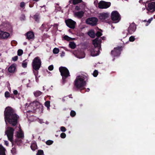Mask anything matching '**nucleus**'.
<instances>
[{"label":"nucleus","instance_id":"6","mask_svg":"<svg viewBox=\"0 0 155 155\" xmlns=\"http://www.w3.org/2000/svg\"><path fill=\"white\" fill-rule=\"evenodd\" d=\"M41 65V61L39 57H35L33 60L32 63V68L35 70H39Z\"/></svg>","mask_w":155,"mask_h":155},{"label":"nucleus","instance_id":"53","mask_svg":"<svg viewBox=\"0 0 155 155\" xmlns=\"http://www.w3.org/2000/svg\"><path fill=\"white\" fill-rule=\"evenodd\" d=\"M64 54H65V53L63 52H62V53L61 54V57H62L64 56Z\"/></svg>","mask_w":155,"mask_h":155},{"label":"nucleus","instance_id":"17","mask_svg":"<svg viewBox=\"0 0 155 155\" xmlns=\"http://www.w3.org/2000/svg\"><path fill=\"white\" fill-rule=\"evenodd\" d=\"M69 3L70 4L72 3L74 5L81 3V4H82V5H83L84 6H85L84 2L82 0H70L69 2Z\"/></svg>","mask_w":155,"mask_h":155},{"label":"nucleus","instance_id":"19","mask_svg":"<svg viewBox=\"0 0 155 155\" xmlns=\"http://www.w3.org/2000/svg\"><path fill=\"white\" fill-rule=\"evenodd\" d=\"M16 66L15 64L11 65L8 68V71L11 73H14L16 69Z\"/></svg>","mask_w":155,"mask_h":155},{"label":"nucleus","instance_id":"31","mask_svg":"<svg viewBox=\"0 0 155 155\" xmlns=\"http://www.w3.org/2000/svg\"><path fill=\"white\" fill-rule=\"evenodd\" d=\"M63 38L65 40H66L68 41H69L74 39V38H72L71 37H70L67 35H64L63 37Z\"/></svg>","mask_w":155,"mask_h":155},{"label":"nucleus","instance_id":"47","mask_svg":"<svg viewBox=\"0 0 155 155\" xmlns=\"http://www.w3.org/2000/svg\"><path fill=\"white\" fill-rule=\"evenodd\" d=\"M54 67L52 65L49 66L48 67V69L50 71H52Z\"/></svg>","mask_w":155,"mask_h":155},{"label":"nucleus","instance_id":"14","mask_svg":"<svg viewBox=\"0 0 155 155\" xmlns=\"http://www.w3.org/2000/svg\"><path fill=\"white\" fill-rule=\"evenodd\" d=\"M11 28V25L6 22H4L0 25V29L4 31L9 30Z\"/></svg>","mask_w":155,"mask_h":155},{"label":"nucleus","instance_id":"34","mask_svg":"<svg viewBox=\"0 0 155 155\" xmlns=\"http://www.w3.org/2000/svg\"><path fill=\"white\" fill-rule=\"evenodd\" d=\"M44 151L42 150H38L37 153L36 154V155H44Z\"/></svg>","mask_w":155,"mask_h":155},{"label":"nucleus","instance_id":"3","mask_svg":"<svg viewBox=\"0 0 155 155\" xmlns=\"http://www.w3.org/2000/svg\"><path fill=\"white\" fill-rule=\"evenodd\" d=\"M102 41L101 39L96 38L93 41V44L94 48H91L90 51L91 55L92 56H94L98 55L100 52V50L101 49V43Z\"/></svg>","mask_w":155,"mask_h":155},{"label":"nucleus","instance_id":"7","mask_svg":"<svg viewBox=\"0 0 155 155\" xmlns=\"http://www.w3.org/2000/svg\"><path fill=\"white\" fill-rule=\"evenodd\" d=\"M111 17L112 20L115 23L118 22L121 19L120 14L117 11H114L112 12Z\"/></svg>","mask_w":155,"mask_h":155},{"label":"nucleus","instance_id":"55","mask_svg":"<svg viewBox=\"0 0 155 155\" xmlns=\"http://www.w3.org/2000/svg\"><path fill=\"white\" fill-rule=\"evenodd\" d=\"M139 2L140 3H142V4H143V0H140L139 1Z\"/></svg>","mask_w":155,"mask_h":155},{"label":"nucleus","instance_id":"58","mask_svg":"<svg viewBox=\"0 0 155 155\" xmlns=\"http://www.w3.org/2000/svg\"><path fill=\"white\" fill-rule=\"evenodd\" d=\"M32 0L33 1H34L38 2L39 0Z\"/></svg>","mask_w":155,"mask_h":155},{"label":"nucleus","instance_id":"51","mask_svg":"<svg viewBox=\"0 0 155 155\" xmlns=\"http://www.w3.org/2000/svg\"><path fill=\"white\" fill-rule=\"evenodd\" d=\"M153 19V18H151L148 20L147 23H148V24H150L151 22V21Z\"/></svg>","mask_w":155,"mask_h":155},{"label":"nucleus","instance_id":"20","mask_svg":"<svg viewBox=\"0 0 155 155\" xmlns=\"http://www.w3.org/2000/svg\"><path fill=\"white\" fill-rule=\"evenodd\" d=\"M27 38L28 40L34 38V35L33 32L28 31L26 33Z\"/></svg>","mask_w":155,"mask_h":155},{"label":"nucleus","instance_id":"49","mask_svg":"<svg viewBox=\"0 0 155 155\" xmlns=\"http://www.w3.org/2000/svg\"><path fill=\"white\" fill-rule=\"evenodd\" d=\"M25 5V3L24 2H22L20 3V6L21 8L24 7Z\"/></svg>","mask_w":155,"mask_h":155},{"label":"nucleus","instance_id":"8","mask_svg":"<svg viewBox=\"0 0 155 155\" xmlns=\"http://www.w3.org/2000/svg\"><path fill=\"white\" fill-rule=\"evenodd\" d=\"M14 129L12 127H8V129L5 132V134H6L8 137V140L12 143L13 142V136Z\"/></svg>","mask_w":155,"mask_h":155},{"label":"nucleus","instance_id":"24","mask_svg":"<svg viewBox=\"0 0 155 155\" xmlns=\"http://www.w3.org/2000/svg\"><path fill=\"white\" fill-rule=\"evenodd\" d=\"M42 92L38 90H37L34 92V96L36 97L40 96L42 95Z\"/></svg>","mask_w":155,"mask_h":155},{"label":"nucleus","instance_id":"41","mask_svg":"<svg viewBox=\"0 0 155 155\" xmlns=\"http://www.w3.org/2000/svg\"><path fill=\"white\" fill-rule=\"evenodd\" d=\"M135 39L134 36H131L129 38V40L130 41L133 42L135 40Z\"/></svg>","mask_w":155,"mask_h":155},{"label":"nucleus","instance_id":"62","mask_svg":"<svg viewBox=\"0 0 155 155\" xmlns=\"http://www.w3.org/2000/svg\"><path fill=\"white\" fill-rule=\"evenodd\" d=\"M69 31H70V29H69Z\"/></svg>","mask_w":155,"mask_h":155},{"label":"nucleus","instance_id":"22","mask_svg":"<svg viewBox=\"0 0 155 155\" xmlns=\"http://www.w3.org/2000/svg\"><path fill=\"white\" fill-rule=\"evenodd\" d=\"M6 149L2 145H0V155H6Z\"/></svg>","mask_w":155,"mask_h":155},{"label":"nucleus","instance_id":"25","mask_svg":"<svg viewBox=\"0 0 155 155\" xmlns=\"http://www.w3.org/2000/svg\"><path fill=\"white\" fill-rule=\"evenodd\" d=\"M43 106L40 103H39V104H38V106H37V107L35 109H38L39 110V111H40L41 112H42L43 110Z\"/></svg>","mask_w":155,"mask_h":155},{"label":"nucleus","instance_id":"64","mask_svg":"<svg viewBox=\"0 0 155 155\" xmlns=\"http://www.w3.org/2000/svg\"><path fill=\"white\" fill-rule=\"evenodd\" d=\"M1 55V54H0V55Z\"/></svg>","mask_w":155,"mask_h":155},{"label":"nucleus","instance_id":"21","mask_svg":"<svg viewBox=\"0 0 155 155\" xmlns=\"http://www.w3.org/2000/svg\"><path fill=\"white\" fill-rule=\"evenodd\" d=\"M87 35L92 38H94L95 37V34L94 31L93 30H91L87 32Z\"/></svg>","mask_w":155,"mask_h":155},{"label":"nucleus","instance_id":"42","mask_svg":"<svg viewBox=\"0 0 155 155\" xmlns=\"http://www.w3.org/2000/svg\"><path fill=\"white\" fill-rule=\"evenodd\" d=\"M38 70H33V72H34V74L36 78H37L38 75Z\"/></svg>","mask_w":155,"mask_h":155},{"label":"nucleus","instance_id":"27","mask_svg":"<svg viewBox=\"0 0 155 155\" xmlns=\"http://www.w3.org/2000/svg\"><path fill=\"white\" fill-rule=\"evenodd\" d=\"M39 15L37 13L33 16L34 19L37 22H39Z\"/></svg>","mask_w":155,"mask_h":155},{"label":"nucleus","instance_id":"40","mask_svg":"<svg viewBox=\"0 0 155 155\" xmlns=\"http://www.w3.org/2000/svg\"><path fill=\"white\" fill-rule=\"evenodd\" d=\"M98 74V72L97 70H95L93 73V75L94 77H96Z\"/></svg>","mask_w":155,"mask_h":155},{"label":"nucleus","instance_id":"61","mask_svg":"<svg viewBox=\"0 0 155 155\" xmlns=\"http://www.w3.org/2000/svg\"><path fill=\"white\" fill-rule=\"evenodd\" d=\"M43 89L44 90L45 88H44V86L43 87Z\"/></svg>","mask_w":155,"mask_h":155},{"label":"nucleus","instance_id":"39","mask_svg":"<svg viewBox=\"0 0 155 155\" xmlns=\"http://www.w3.org/2000/svg\"><path fill=\"white\" fill-rule=\"evenodd\" d=\"M53 143V141L52 140H48L46 141V143L48 145H50L52 144Z\"/></svg>","mask_w":155,"mask_h":155},{"label":"nucleus","instance_id":"29","mask_svg":"<svg viewBox=\"0 0 155 155\" xmlns=\"http://www.w3.org/2000/svg\"><path fill=\"white\" fill-rule=\"evenodd\" d=\"M69 47L71 49H74L76 47L75 44L74 42H71L69 44Z\"/></svg>","mask_w":155,"mask_h":155},{"label":"nucleus","instance_id":"11","mask_svg":"<svg viewBox=\"0 0 155 155\" xmlns=\"http://www.w3.org/2000/svg\"><path fill=\"white\" fill-rule=\"evenodd\" d=\"M98 5V7L99 8L105 9L110 7L111 5V3L110 2L101 1L99 3Z\"/></svg>","mask_w":155,"mask_h":155},{"label":"nucleus","instance_id":"10","mask_svg":"<svg viewBox=\"0 0 155 155\" xmlns=\"http://www.w3.org/2000/svg\"><path fill=\"white\" fill-rule=\"evenodd\" d=\"M98 19L96 17H91L87 18L86 21L87 24L92 26H96L97 25Z\"/></svg>","mask_w":155,"mask_h":155},{"label":"nucleus","instance_id":"35","mask_svg":"<svg viewBox=\"0 0 155 155\" xmlns=\"http://www.w3.org/2000/svg\"><path fill=\"white\" fill-rule=\"evenodd\" d=\"M59 50L58 48H54L53 51V53L54 54H57L59 53Z\"/></svg>","mask_w":155,"mask_h":155},{"label":"nucleus","instance_id":"44","mask_svg":"<svg viewBox=\"0 0 155 155\" xmlns=\"http://www.w3.org/2000/svg\"><path fill=\"white\" fill-rule=\"evenodd\" d=\"M5 96L6 97H10V94L9 92L7 91L5 92Z\"/></svg>","mask_w":155,"mask_h":155},{"label":"nucleus","instance_id":"56","mask_svg":"<svg viewBox=\"0 0 155 155\" xmlns=\"http://www.w3.org/2000/svg\"><path fill=\"white\" fill-rule=\"evenodd\" d=\"M26 73L25 72L21 73L20 74V75H22L23 74H26Z\"/></svg>","mask_w":155,"mask_h":155},{"label":"nucleus","instance_id":"37","mask_svg":"<svg viewBox=\"0 0 155 155\" xmlns=\"http://www.w3.org/2000/svg\"><path fill=\"white\" fill-rule=\"evenodd\" d=\"M76 114V112L73 110H71L70 112V116L72 117H74Z\"/></svg>","mask_w":155,"mask_h":155},{"label":"nucleus","instance_id":"13","mask_svg":"<svg viewBox=\"0 0 155 155\" xmlns=\"http://www.w3.org/2000/svg\"><path fill=\"white\" fill-rule=\"evenodd\" d=\"M110 17V14L108 13L103 12L100 13L98 16L99 18L102 21H104L108 19Z\"/></svg>","mask_w":155,"mask_h":155},{"label":"nucleus","instance_id":"30","mask_svg":"<svg viewBox=\"0 0 155 155\" xmlns=\"http://www.w3.org/2000/svg\"><path fill=\"white\" fill-rule=\"evenodd\" d=\"M50 102L49 101H46L45 103V106L47 107V109L48 110H50Z\"/></svg>","mask_w":155,"mask_h":155},{"label":"nucleus","instance_id":"15","mask_svg":"<svg viewBox=\"0 0 155 155\" xmlns=\"http://www.w3.org/2000/svg\"><path fill=\"white\" fill-rule=\"evenodd\" d=\"M136 27L135 24L133 23L130 24L128 28V32L129 34L131 35L135 31Z\"/></svg>","mask_w":155,"mask_h":155},{"label":"nucleus","instance_id":"48","mask_svg":"<svg viewBox=\"0 0 155 155\" xmlns=\"http://www.w3.org/2000/svg\"><path fill=\"white\" fill-rule=\"evenodd\" d=\"M11 153L12 154H15L16 153V149L15 148H13L11 150Z\"/></svg>","mask_w":155,"mask_h":155},{"label":"nucleus","instance_id":"50","mask_svg":"<svg viewBox=\"0 0 155 155\" xmlns=\"http://www.w3.org/2000/svg\"><path fill=\"white\" fill-rule=\"evenodd\" d=\"M13 93L14 95H16L18 94V91L16 90H15L13 91Z\"/></svg>","mask_w":155,"mask_h":155},{"label":"nucleus","instance_id":"1","mask_svg":"<svg viewBox=\"0 0 155 155\" xmlns=\"http://www.w3.org/2000/svg\"><path fill=\"white\" fill-rule=\"evenodd\" d=\"M4 115L6 123L8 122L13 127L16 126L19 117L13 109L10 107H6L4 112Z\"/></svg>","mask_w":155,"mask_h":155},{"label":"nucleus","instance_id":"36","mask_svg":"<svg viewBox=\"0 0 155 155\" xmlns=\"http://www.w3.org/2000/svg\"><path fill=\"white\" fill-rule=\"evenodd\" d=\"M102 35V34L99 31H97L96 34H95V35H96L97 37V38H99V39H100V37Z\"/></svg>","mask_w":155,"mask_h":155},{"label":"nucleus","instance_id":"57","mask_svg":"<svg viewBox=\"0 0 155 155\" xmlns=\"http://www.w3.org/2000/svg\"><path fill=\"white\" fill-rule=\"evenodd\" d=\"M45 25L44 24H43L41 26L43 27H45Z\"/></svg>","mask_w":155,"mask_h":155},{"label":"nucleus","instance_id":"18","mask_svg":"<svg viewBox=\"0 0 155 155\" xmlns=\"http://www.w3.org/2000/svg\"><path fill=\"white\" fill-rule=\"evenodd\" d=\"M84 12L83 11L75 12L74 13L75 16L79 18H81L84 16Z\"/></svg>","mask_w":155,"mask_h":155},{"label":"nucleus","instance_id":"33","mask_svg":"<svg viewBox=\"0 0 155 155\" xmlns=\"http://www.w3.org/2000/svg\"><path fill=\"white\" fill-rule=\"evenodd\" d=\"M26 60H25L23 61L22 64V66L23 68H25L27 67L28 62H27L26 61Z\"/></svg>","mask_w":155,"mask_h":155},{"label":"nucleus","instance_id":"9","mask_svg":"<svg viewBox=\"0 0 155 155\" xmlns=\"http://www.w3.org/2000/svg\"><path fill=\"white\" fill-rule=\"evenodd\" d=\"M122 50V46H118L115 48L113 50L111 51V54L114 57H118L120 55L121 51Z\"/></svg>","mask_w":155,"mask_h":155},{"label":"nucleus","instance_id":"63","mask_svg":"<svg viewBox=\"0 0 155 155\" xmlns=\"http://www.w3.org/2000/svg\"><path fill=\"white\" fill-rule=\"evenodd\" d=\"M26 44V43H25V45Z\"/></svg>","mask_w":155,"mask_h":155},{"label":"nucleus","instance_id":"23","mask_svg":"<svg viewBox=\"0 0 155 155\" xmlns=\"http://www.w3.org/2000/svg\"><path fill=\"white\" fill-rule=\"evenodd\" d=\"M40 102L38 101H34L30 103V105L31 106H33L34 109H35V107H37V106L38 104H39V103Z\"/></svg>","mask_w":155,"mask_h":155},{"label":"nucleus","instance_id":"32","mask_svg":"<svg viewBox=\"0 0 155 155\" xmlns=\"http://www.w3.org/2000/svg\"><path fill=\"white\" fill-rule=\"evenodd\" d=\"M84 6L82 5V4H80L79 6L77 5L75 6V9L77 11H79L81 9V7H84Z\"/></svg>","mask_w":155,"mask_h":155},{"label":"nucleus","instance_id":"43","mask_svg":"<svg viewBox=\"0 0 155 155\" xmlns=\"http://www.w3.org/2000/svg\"><path fill=\"white\" fill-rule=\"evenodd\" d=\"M60 137L62 138H64L66 137V134L64 133H62L61 134Z\"/></svg>","mask_w":155,"mask_h":155},{"label":"nucleus","instance_id":"54","mask_svg":"<svg viewBox=\"0 0 155 155\" xmlns=\"http://www.w3.org/2000/svg\"><path fill=\"white\" fill-rule=\"evenodd\" d=\"M5 144L7 146L8 145V141H5Z\"/></svg>","mask_w":155,"mask_h":155},{"label":"nucleus","instance_id":"46","mask_svg":"<svg viewBox=\"0 0 155 155\" xmlns=\"http://www.w3.org/2000/svg\"><path fill=\"white\" fill-rule=\"evenodd\" d=\"M12 61H17V60H18V57L17 56H15L14 57L12 58Z\"/></svg>","mask_w":155,"mask_h":155},{"label":"nucleus","instance_id":"2","mask_svg":"<svg viewBox=\"0 0 155 155\" xmlns=\"http://www.w3.org/2000/svg\"><path fill=\"white\" fill-rule=\"evenodd\" d=\"M87 79L88 78L86 76H79L76 78L74 81V85L77 91H80L83 93H84L85 91L88 92L90 91V89L87 88V91H83L86 89L84 87L86 85V81Z\"/></svg>","mask_w":155,"mask_h":155},{"label":"nucleus","instance_id":"60","mask_svg":"<svg viewBox=\"0 0 155 155\" xmlns=\"http://www.w3.org/2000/svg\"><path fill=\"white\" fill-rule=\"evenodd\" d=\"M58 25L57 24H54V27H55V26H56Z\"/></svg>","mask_w":155,"mask_h":155},{"label":"nucleus","instance_id":"5","mask_svg":"<svg viewBox=\"0 0 155 155\" xmlns=\"http://www.w3.org/2000/svg\"><path fill=\"white\" fill-rule=\"evenodd\" d=\"M59 71L62 76L63 82L64 83L66 82V79L70 76L69 71L66 67L62 66L59 67Z\"/></svg>","mask_w":155,"mask_h":155},{"label":"nucleus","instance_id":"26","mask_svg":"<svg viewBox=\"0 0 155 155\" xmlns=\"http://www.w3.org/2000/svg\"><path fill=\"white\" fill-rule=\"evenodd\" d=\"M30 147L31 149L33 151H34L37 149V146L36 143H32Z\"/></svg>","mask_w":155,"mask_h":155},{"label":"nucleus","instance_id":"28","mask_svg":"<svg viewBox=\"0 0 155 155\" xmlns=\"http://www.w3.org/2000/svg\"><path fill=\"white\" fill-rule=\"evenodd\" d=\"M17 137L18 138H22L24 137V134L22 131L18 132L17 134Z\"/></svg>","mask_w":155,"mask_h":155},{"label":"nucleus","instance_id":"4","mask_svg":"<svg viewBox=\"0 0 155 155\" xmlns=\"http://www.w3.org/2000/svg\"><path fill=\"white\" fill-rule=\"evenodd\" d=\"M154 0H149L143 2V5L145 6L146 10L151 12L155 11V2L152 1Z\"/></svg>","mask_w":155,"mask_h":155},{"label":"nucleus","instance_id":"12","mask_svg":"<svg viewBox=\"0 0 155 155\" xmlns=\"http://www.w3.org/2000/svg\"><path fill=\"white\" fill-rule=\"evenodd\" d=\"M65 23L68 27L74 29L76 24V22L71 19L65 20Z\"/></svg>","mask_w":155,"mask_h":155},{"label":"nucleus","instance_id":"52","mask_svg":"<svg viewBox=\"0 0 155 155\" xmlns=\"http://www.w3.org/2000/svg\"><path fill=\"white\" fill-rule=\"evenodd\" d=\"M101 39L103 40H104L105 39V37H100V39H101Z\"/></svg>","mask_w":155,"mask_h":155},{"label":"nucleus","instance_id":"16","mask_svg":"<svg viewBox=\"0 0 155 155\" xmlns=\"http://www.w3.org/2000/svg\"><path fill=\"white\" fill-rule=\"evenodd\" d=\"M3 30L0 29V38L1 39H6L9 36V33L5 32Z\"/></svg>","mask_w":155,"mask_h":155},{"label":"nucleus","instance_id":"59","mask_svg":"<svg viewBox=\"0 0 155 155\" xmlns=\"http://www.w3.org/2000/svg\"><path fill=\"white\" fill-rule=\"evenodd\" d=\"M41 8H42L43 7H45V5H44L43 6L41 7Z\"/></svg>","mask_w":155,"mask_h":155},{"label":"nucleus","instance_id":"45","mask_svg":"<svg viewBox=\"0 0 155 155\" xmlns=\"http://www.w3.org/2000/svg\"><path fill=\"white\" fill-rule=\"evenodd\" d=\"M60 129L61 131L63 132H65L66 130V128L63 126L61 127L60 128Z\"/></svg>","mask_w":155,"mask_h":155},{"label":"nucleus","instance_id":"38","mask_svg":"<svg viewBox=\"0 0 155 155\" xmlns=\"http://www.w3.org/2000/svg\"><path fill=\"white\" fill-rule=\"evenodd\" d=\"M23 53V51L21 49L18 50L17 52L18 55V56H21Z\"/></svg>","mask_w":155,"mask_h":155}]
</instances>
